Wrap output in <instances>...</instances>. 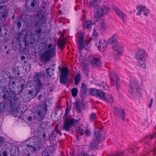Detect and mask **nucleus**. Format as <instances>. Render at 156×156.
Returning a JSON list of instances; mask_svg holds the SVG:
<instances>
[{
  "instance_id": "1",
  "label": "nucleus",
  "mask_w": 156,
  "mask_h": 156,
  "mask_svg": "<svg viewBox=\"0 0 156 156\" xmlns=\"http://www.w3.org/2000/svg\"><path fill=\"white\" fill-rule=\"evenodd\" d=\"M2 88V92L4 93L2 98L5 101V104L12 109H18L21 104L19 98L16 97L15 91L13 90L8 91L6 85H4L2 87L0 86V89Z\"/></svg>"
},
{
  "instance_id": "2",
  "label": "nucleus",
  "mask_w": 156,
  "mask_h": 156,
  "mask_svg": "<svg viewBox=\"0 0 156 156\" xmlns=\"http://www.w3.org/2000/svg\"><path fill=\"white\" fill-rule=\"evenodd\" d=\"M40 78L41 76L38 73L36 74L34 76L33 84L37 93H38L42 88L46 89L48 92L52 91L53 90L52 84L47 83L42 85L41 82Z\"/></svg>"
},
{
  "instance_id": "3",
  "label": "nucleus",
  "mask_w": 156,
  "mask_h": 156,
  "mask_svg": "<svg viewBox=\"0 0 156 156\" xmlns=\"http://www.w3.org/2000/svg\"><path fill=\"white\" fill-rule=\"evenodd\" d=\"M56 52V47L54 45L51 49L42 53L39 57L40 60L42 62L45 63L55 55Z\"/></svg>"
},
{
  "instance_id": "4",
  "label": "nucleus",
  "mask_w": 156,
  "mask_h": 156,
  "mask_svg": "<svg viewBox=\"0 0 156 156\" xmlns=\"http://www.w3.org/2000/svg\"><path fill=\"white\" fill-rule=\"evenodd\" d=\"M147 55L145 51L144 50H139L136 52L135 58L138 61V66L144 69L146 68L145 61Z\"/></svg>"
},
{
  "instance_id": "5",
  "label": "nucleus",
  "mask_w": 156,
  "mask_h": 156,
  "mask_svg": "<svg viewBox=\"0 0 156 156\" xmlns=\"http://www.w3.org/2000/svg\"><path fill=\"white\" fill-rule=\"evenodd\" d=\"M48 5H42L37 11L36 13L37 19L39 20H43L46 22L47 19L46 16L49 14V11L48 9Z\"/></svg>"
},
{
  "instance_id": "6",
  "label": "nucleus",
  "mask_w": 156,
  "mask_h": 156,
  "mask_svg": "<svg viewBox=\"0 0 156 156\" xmlns=\"http://www.w3.org/2000/svg\"><path fill=\"white\" fill-rule=\"evenodd\" d=\"M47 111V105L46 103L40 104L37 108V119L39 121H42L45 117Z\"/></svg>"
},
{
  "instance_id": "7",
  "label": "nucleus",
  "mask_w": 156,
  "mask_h": 156,
  "mask_svg": "<svg viewBox=\"0 0 156 156\" xmlns=\"http://www.w3.org/2000/svg\"><path fill=\"white\" fill-rule=\"evenodd\" d=\"M110 10L108 6L102 5L94 12V17L96 19H98L101 16L108 14Z\"/></svg>"
},
{
  "instance_id": "8",
  "label": "nucleus",
  "mask_w": 156,
  "mask_h": 156,
  "mask_svg": "<svg viewBox=\"0 0 156 156\" xmlns=\"http://www.w3.org/2000/svg\"><path fill=\"white\" fill-rule=\"evenodd\" d=\"M30 145L27 144V147L31 151H34L36 149L39 148L41 144V140L37 136L33 137L30 139Z\"/></svg>"
},
{
  "instance_id": "9",
  "label": "nucleus",
  "mask_w": 156,
  "mask_h": 156,
  "mask_svg": "<svg viewBox=\"0 0 156 156\" xmlns=\"http://www.w3.org/2000/svg\"><path fill=\"white\" fill-rule=\"evenodd\" d=\"M129 92L137 97L139 98L141 96L140 88L139 87L138 84L136 81H131L129 84Z\"/></svg>"
},
{
  "instance_id": "10",
  "label": "nucleus",
  "mask_w": 156,
  "mask_h": 156,
  "mask_svg": "<svg viewBox=\"0 0 156 156\" xmlns=\"http://www.w3.org/2000/svg\"><path fill=\"white\" fill-rule=\"evenodd\" d=\"M113 49L115 59H118L122 55L123 51L122 45L119 43H117L113 46Z\"/></svg>"
},
{
  "instance_id": "11",
  "label": "nucleus",
  "mask_w": 156,
  "mask_h": 156,
  "mask_svg": "<svg viewBox=\"0 0 156 156\" xmlns=\"http://www.w3.org/2000/svg\"><path fill=\"white\" fill-rule=\"evenodd\" d=\"M84 38V36L82 34H80L78 37L79 40L77 43V44L80 52L83 48L87 50H88L89 49L88 46L89 42L87 40L83 41Z\"/></svg>"
},
{
  "instance_id": "12",
  "label": "nucleus",
  "mask_w": 156,
  "mask_h": 156,
  "mask_svg": "<svg viewBox=\"0 0 156 156\" xmlns=\"http://www.w3.org/2000/svg\"><path fill=\"white\" fill-rule=\"evenodd\" d=\"M79 122L78 120L75 119L73 118L66 120L64 121L63 126V129L66 131H69L71 129V127L75 125V124Z\"/></svg>"
},
{
  "instance_id": "13",
  "label": "nucleus",
  "mask_w": 156,
  "mask_h": 156,
  "mask_svg": "<svg viewBox=\"0 0 156 156\" xmlns=\"http://www.w3.org/2000/svg\"><path fill=\"white\" fill-rule=\"evenodd\" d=\"M61 73L59 81L62 84H66L67 83L68 76V69L67 67H63L61 69Z\"/></svg>"
},
{
  "instance_id": "14",
  "label": "nucleus",
  "mask_w": 156,
  "mask_h": 156,
  "mask_svg": "<svg viewBox=\"0 0 156 156\" xmlns=\"http://www.w3.org/2000/svg\"><path fill=\"white\" fill-rule=\"evenodd\" d=\"M46 22H44L43 20H39L37 19L35 22L34 24V31L37 34V36H40L42 32V27L44 24H46Z\"/></svg>"
},
{
  "instance_id": "15",
  "label": "nucleus",
  "mask_w": 156,
  "mask_h": 156,
  "mask_svg": "<svg viewBox=\"0 0 156 156\" xmlns=\"http://www.w3.org/2000/svg\"><path fill=\"white\" fill-rule=\"evenodd\" d=\"M101 57L97 55H92L88 57V60L92 65L94 66H100L101 63L100 62Z\"/></svg>"
},
{
  "instance_id": "16",
  "label": "nucleus",
  "mask_w": 156,
  "mask_h": 156,
  "mask_svg": "<svg viewBox=\"0 0 156 156\" xmlns=\"http://www.w3.org/2000/svg\"><path fill=\"white\" fill-rule=\"evenodd\" d=\"M111 77V84L112 86H115L118 89L119 86V80L118 78L117 74L113 72L111 73L110 74Z\"/></svg>"
},
{
  "instance_id": "17",
  "label": "nucleus",
  "mask_w": 156,
  "mask_h": 156,
  "mask_svg": "<svg viewBox=\"0 0 156 156\" xmlns=\"http://www.w3.org/2000/svg\"><path fill=\"white\" fill-rule=\"evenodd\" d=\"M38 5V1L37 0H31L30 2L27 1L25 3V8L27 10L32 11L33 10L32 8L37 6Z\"/></svg>"
},
{
  "instance_id": "18",
  "label": "nucleus",
  "mask_w": 156,
  "mask_h": 156,
  "mask_svg": "<svg viewBox=\"0 0 156 156\" xmlns=\"http://www.w3.org/2000/svg\"><path fill=\"white\" fill-rule=\"evenodd\" d=\"M114 10L117 15L122 20L124 23L126 22L127 16L123 12L117 7H114Z\"/></svg>"
},
{
  "instance_id": "19",
  "label": "nucleus",
  "mask_w": 156,
  "mask_h": 156,
  "mask_svg": "<svg viewBox=\"0 0 156 156\" xmlns=\"http://www.w3.org/2000/svg\"><path fill=\"white\" fill-rule=\"evenodd\" d=\"M114 110L115 113L117 115H120V116L122 117V120H124L125 116L124 110L123 108L117 107H115Z\"/></svg>"
},
{
  "instance_id": "20",
  "label": "nucleus",
  "mask_w": 156,
  "mask_h": 156,
  "mask_svg": "<svg viewBox=\"0 0 156 156\" xmlns=\"http://www.w3.org/2000/svg\"><path fill=\"white\" fill-rule=\"evenodd\" d=\"M87 85L85 83H82L80 91L81 97L82 100L84 99L87 96Z\"/></svg>"
},
{
  "instance_id": "21",
  "label": "nucleus",
  "mask_w": 156,
  "mask_h": 156,
  "mask_svg": "<svg viewBox=\"0 0 156 156\" xmlns=\"http://www.w3.org/2000/svg\"><path fill=\"white\" fill-rule=\"evenodd\" d=\"M136 9L138 11V12L136 13L137 15H140L143 12L144 15L147 16L149 12L148 9L146 7L142 6H137Z\"/></svg>"
},
{
  "instance_id": "22",
  "label": "nucleus",
  "mask_w": 156,
  "mask_h": 156,
  "mask_svg": "<svg viewBox=\"0 0 156 156\" xmlns=\"http://www.w3.org/2000/svg\"><path fill=\"white\" fill-rule=\"evenodd\" d=\"M4 103H0V113H3L4 112L5 109V107H6V106L8 107V108H6L7 109V110L8 111H10V110L13 112H16L18 109H12L11 108L8 106L7 104H6L5 103V101H4Z\"/></svg>"
},
{
  "instance_id": "23",
  "label": "nucleus",
  "mask_w": 156,
  "mask_h": 156,
  "mask_svg": "<svg viewBox=\"0 0 156 156\" xmlns=\"http://www.w3.org/2000/svg\"><path fill=\"white\" fill-rule=\"evenodd\" d=\"M101 2L99 0H89L87 2V4L90 7L96 8L100 5Z\"/></svg>"
},
{
  "instance_id": "24",
  "label": "nucleus",
  "mask_w": 156,
  "mask_h": 156,
  "mask_svg": "<svg viewBox=\"0 0 156 156\" xmlns=\"http://www.w3.org/2000/svg\"><path fill=\"white\" fill-rule=\"evenodd\" d=\"M8 12L5 9H4L3 6H0V13L2 15V18L4 20H5L8 15Z\"/></svg>"
},
{
  "instance_id": "25",
  "label": "nucleus",
  "mask_w": 156,
  "mask_h": 156,
  "mask_svg": "<svg viewBox=\"0 0 156 156\" xmlns=\"http://www.w3.org/2000/svg\"><path fill=\"white\" fill-rule=\"evenodd\" d=\"M98 27L101 30H104L107 28L106 23L104 19L100 20L98 22Z\"/></svg>"
},
{
  "instance_id": "26",
  "label": "nucleus",
  "mask_w": 156,
  "mask_h": 156,
  "mask_svg": "<svg viewBox=\"0 0 156 156\" xmlns=\"http://www.w3.org/2000/svg\"><path fill=\"white\" fill-rule=\"evenodd\" d=\"M100 142L99 139L98 140L96 139H93L91 141L89 145V149L92 150L94 148L96 147Z\"/></svg>"
},
{
  "instance_id": "27",
  "label": "nucleus",
  "mask_w": 156,
  "mask_h": 156,
  "mask_svg": "<svg viewBox=\"0 0 156 156\" xmlns=\"http://www.w3.org/2000/svg\"><path fill=\"white\" fill-rule=\"evenodd\" d=\"M52 153V151L51 147H47L44 150L42 156H51Z\"/></svg>"
},
{
  "instance_id": "28",
  "label": "nucleus",
  "mask_w": 156,
  "mask_h": 156,
  "mask_svg": "<svg viewBox=\"0 0 156 156\" xmlns=\"http://www.w3.org/2000/svg\"><path fill=\"white\" fill-rule=\"evenodd\" d=\"M92 22L89 20H86L83 24V27L87 29H90L92 27Z\"/></svg>"
},
{
  "instance_id": "29",
  "label": "nucleus",
  "mask_w": 156,
  "mask_h": 156,
  "mask_svg": "<svg viewBox=\"0 0 156 156\" xmlns=\"http://www.w3.org/2000/svg\"><path fill=\"white\" fill-rule=\"evenodd\" d=\"M24 43L25 44V47H23L22 45V44L20 43H15L13 44V48L15 50H16L17 48H19L21 51H23L24 50V49L26 48V44L25 41H24Z\"/></svg>"
},
{
  "instance_id": "30",
  "label": "nucleus",
  "mask_w": 156,
  "mask_h": 156,
  "mask_svg": "<svg viewBox=\"0 0 156 156\" xmlns=\"http://www.w3.org/2000/svg\"><path fill=\"white\" fill-rule=\"evenodd\" d=\"M103 41H100L99 42V45L98 47V50L101 51H103L107 48L105 43H103Z\"/></svg>"
},
{
  "instance_id": "31",
  "label": "nucleus",
  "mask_w": 156,
  "mask_h": 156,
  "mask_svg": "<svg viewBox=\"0 0 156 156\" xmlns=\"http://www.w3.org/2000/svg\"><path fill=\"white\" fill-rule=\"evenodd\" d=\"M101 129L100 128H97L94 131V134L96 137V139L98 140L99 139V141H100L101 140Z\"/></svg>"
},
{
  "instance_id": "32",
  "label": "nucleus",
  "mask_w": 156,
  "mask_h": 156,
  "mask_svg": "<svg viewBox=\"0 0 156 156\" xmlns=\"http://www.w3.org/2000/svg\"><path fill=\"white\" fill-rule=\"evenodd\" d=\"M118 35L117 34L115 33L113 35L110 37L108 40V42L112 44L114 42H117L118 41Z\"/></svg>"
},
{
  "instance_id": "33",
  "label": "nucleus",
  "mask_w": 156,
  "mask_h": 156,
  "mask_svg": "<svg viewBox=\"0 0 156 156\" xmlns=\"http://www.w3.org/2000/svg\"><path fill=\"white\" fill-rule=\"evenodd\" d=\"M105 94L104 92L98 89L96 95L98 98H99L103 100L105 98Z\"/></svg>"
},
{
  "instance_id": "34",
  "label": "nucleus",
  "mask_w": 156,
  "mask_h": 156,
  "mask_svg": "<svg viewBox=\"0 0 156 156\" xmlns=\"http://www.w3.org/2000/svg\"><path fill=\"white\" fill-rule=\"evenodd\" d=\"M107 94V95H105V98L103 100L105 101H108L109 102L112 103L113 101V99L112 96L109 94Z\"/></svg>"
},
{
  "instance_id": "35",
  "label": "nucleus",
  "mask_w": 156,
  "mask_h": 156,
  "mask_svg": "<svg viewBox=\"0 0 156 156\" xmlns=\"http://www.w3.org/2000/svg\"><path fill=\"white\" fill-rule=\"evenodd\" d=\"M81 79V76L80 73H77L74 79V83L76 85H78Z\"/></svg>"
},
{
  "instance_id": "36",
  "label": "nucleus",
  "mask_w": 156,
  "mask_h": 156,
  "mask_svg": "<svg viewBox=\"0 0 156 156\" xmlns=\"http://www.w3.org/2000/svg\"><path fill=\"white\" fill-rule=\"evenodd\" d=\"M17 81L16 78H12V79H10V80L9 82V86L10 88L12 87L13 86H14V85L16 83V82Z\"/></svg>"
},
{
  "instance_id": "37",
  "label": "nucleus",
  "mask_w": 156,
  "mask_h": 156,
  "mask_svg": "<svg viewBox=\"0 0 156 156\" xmlns=\"http://www.w3.org/2000/svg\"><path fill=\"white\" fill-rule=\"evenodd\" d=\"M8 77L10 78L11 76H9V77L7 76V77H2V79L0 80V85H3V86H4V85H6V83H6L7 79Z\"/></svg>"
},
{
  "instance_id": "38",
  "label": "nucleus",
  "mask_w": 156,
  "mask_h": 156,
  "mask_svg": "<svg viewBox=\"0 0 156 156\" xmlns=\"http://www.w3.org/2000/svg\"><path fill=\"white\" fill-rule=\"evenodd\" d=\"M65 42L63 40H60L58 44V48L61 50H63L64 48Z\"/></svg>"
},
{
  "instance_id": "39",
  "label": "nucleus",
  "mask_w": 156,
  "mask_h": 156,
  "mask_svg": "<svg viewBox=\"0 0 156 156\" xmlns=\"http://www.w3.org/2000/svg\"><path fill=\"white\" fill-rule=\"evenodd\" d=\"M10 146L8 144H5L2 147V150L5 152L9 153L10 151V149L9 148Z\"/></svg>"
},
{
  "instance_id": "40",
  "label": "nucleus",
  "mask_w": 156,
  "mask_h": 156,
  "mask_svg": "<svg viewBox=\"0 0 156 156\" xmlns=\"http://www.w3.org/2000/svg\"><path fill=\"white\" fill-rule=\"evenodd\" d=\"M98 90L94 88L90 89L89 90L90 94L92 95H96Z\"/></svg>"
},
{
  "instance_id": "41",
  "label": "nucleus",
  "mask_w": 156,
  "mask_h": 156,
  "mask_svg": "<svg viewBox=\"0 0 156 156\" xmlns=\"http://www.w3.org/2000/svg\"><path fill=\"white\" fill-rule=\"evenodd\" d=\"M78 90L76 88H73L71 90V93L72 96L73 97H76L78 93Z\"/></svg>"
},
{
  "instance_id": "42",
  "label": "nucleus",
  "mask_w": 156,
  "mask_h": 156,
  "mask_svg": "<svg viewBox=\"0 0 156 156\" xmlns=\"http://www.w3.org/2000/svg\"><path fill=\"white\" fill-rule=\"evenodd\" d=\"M56 137V135L54 131H53L51 134L50 135L48 139L50 141L55 140Z\"/></svg>"
},
{
  "instance_id": "43",
  "label": "nucleus",
  "mask_w": 156,
  "mask_h": 156,
  "mask_svg": "<svg viewBox=\"0 0 156 156\" xmlns=\"http://www.w3.org/2000/svg\"><path fill=\"white\" fill-rule=\"evenodd\" d=\"M46 72L47 74L50 76L54 73V69H51L50 67H49L47 69Z\"/></svg>"
},
{
  "instance_id": "44",
  "label": "nucleus",
  "mask_w": 156,
  "mask_h": 156,
  "mask_svg": "<svg viewBox=\"0 0 156 156\" xmlns=\"http://www.w3.org/2000/svg\"><path fill=\"white\" fill-rule=\"evenodd\" d=\"M92 35L95 38L94 40H97L98 37V32L96 31L94 29L93 30V32L92 33Z\"/></svg>"
},
{
  "instance_id": "45",
  "label": "nucleus",
  "mask_w": 156,
  "mask_h": 156,
  "mask_svg": "<svg viewBox=\"0 0 156 156\" xmlns=\"http://www.w3.org/2000/svg\"><path fill=\"white\" fill-rule=\"evenodd\" d=\"M75 107L77 110L79 111L80 110V108L79 102L78 101H76L75 103Z\"/></svg>"
},
{
  "instance_id": "46",
  "label": "nucleus",
  "mask_w": 156,
  "mask_h": 156,
  "mask_svg": "<svg viewBox=\"0 0 156 156\" xmlns=\"http://www.w3.org/2000/svg\"><path fill=\"white\" fill-rule=\"evenodd\" d=\"M97 117V116L95 113H91L90 116V120L91 121H93Z\"/></svg>"
},
{
  "instance_id": "47",
  "label": "nucleus",
  "mask_w": 156,
  "mask_h": 156,
  "mask_svg": "<svg viewBox=\"0 0 156 156\" xmlns=\"http://www.w3.org/2000/svg\"><path fill=\"white\" fill-rule=\"evenodd\" d=\"M71 106H67L66 108V110L65 111V114H64V115L67 116L68 115L70 112V110L71 109Z\"/></svg>"
},
{
  "instance_id": "48",
  "label": "nucleus",
  "mask_w": 156,
  "mask_h": 156,
  "mask_svg": "<svg viewBox=\"0 0 156 156\" xmlns=\"http://www.w3.org/2000/svg\"><path fill=\"white\" fill-rule=\"evenodd\" d=\"M98 86L101 88V87H102L103 88L106 90V89H105V88L106 87V84H104V83L103 81H100V82L98 83Z\"/></svg>"
},
{
  "instance_id": "49",
  "label": "nucleus",
  "mask_w": 156,
  "mask_h": 156,
  "mask_svg": "<svg viewBox=\"0 0 156 156\" xmlns=\"http://www.w3.org/2000/svg\"><path fill=\"white\" fill-rule=\"evenodd\" d=\"M76 129L77 132L80 133L81 135L83 134L84 131L81 127H77L76 128Z\"/></svg>"
},
{
  "instance_id": "50",
  "label": "nucleus",
  "mask_w": 156,
  "mask_h": 156,
  "mask_svg": "<svg viewBox=\"0 0 156 156\" xmlns=\"http://www.w3.org/2000/svg\"><path fill=\"white\" fill-rule=\"evenodd\" d=\"M8 153L5 151L2 150V153H0V156H8Z\"/></svg>"
},
{
  "instance_id": "51",
  "label": "nucleus",
  "mask_w": 156,
  "mask_h": 156,
  "mask_svg": "<svg viewBox=\"0 0 156 156\" xmlns=\"http://www.w3.org/2000/svg\"><path fill=\"white\" fill-rule=\"evenodd\" d=\"M156 136L155 134L151 135L149 136H147L146 137V139L149 140H152L154 137H156Z\"/></svg>"
},
{
  "instance_id": "52",
  "label": "nucleus",
  "mask_w": 156,
  "mask_h": 156,
  "mask_svg": "<svg viewBox=\"0 0 156 156\" xmlns=\"http://www.w3.org/2000/svg\"><path fill=\"white\" fill-rule=\"evenodd\" d=\"M85 135L89 136L90 135V131L88 129H86L85 131Z\"/></svg>"
},
{
  "instance_id": "53",
  "label": "nucleus",
  "mask_w": 156,
  "mask_h": 156,
  "mask_svg": "<svg viewBox=\"0 0 156 156\" xmlns=\"http://www.w3.org/2000/svg\"><path fill=\"white\" fill-rule=\"evenodd\" d=\"M137 149L136 148H135L134 150L131 147H130L128 149V150L130 152L134 153V152L136 151V150Z\"/></svg>"
},
{
  "instance_id": "54",
  "label": "nucleus",
  "mask_w": 156,
  "mask_h": 156,
  "mask_svg": "<svg viewBox=\"0 0 156 156\" xmlns=\"http://www.w3.org/2000/svg\"><path fill=\"white\" fill-rule=\"evenodd\" d=\"M4 142V139L3 138L0 136V147H1L3 144Z\"/></svg>"
},
{
  "instance_id": "55",
  "label": "nucleus",
  "mask_w": 156,
  "mask_h": 156,
  "mask_svg": "<svg viewBox=\"0 0 156 156\" xmlns=\"http://www.w3.org/2000/svg\"><path fill=\"white\" fill-rule=\"evenodd\" d=\"M54 131L55 132V134L56 135V136L58 134H59L60 136H61L62 134L61 131L59 130H56Z\"/></svg>"
},
{
  "instance_id": "56",
  "label": "nucleus",
  "mask_w": 156,
  "mask_h": 156,
  "mask_svg": "<svg viewBox=\"0 0 156 156\" xmlns=\"http://www.w3.org/2000/svg\"><path fill=\"white\" fill-rule=\"evenodd\" d=\"M33 91L32 90H30L28 91V95H30V97L31 96L32 98L34 96V95L33 96Z\"/></svg>"
},
{
  "instance_id": "57",
  "label": "nucleus",
  "mask_w": 156,
  "mask_h": 156,
  "mask_svg": "<svg viewBox=\"0 0 156 156\" xmlns=\"http://www.w3.org/2000/svg\"><path fill=\"white\" fill-rule=\"evenodd\" d=\"M152 152L153 154V156L156 154V147L153 148L152 152Z\"/></svg>"
},
{
  "instance_id": "58",
  "label": "nucleus",
  "mask_w": 156,
  "mask_h": 156,
  "mask_svg": "<svg viewBox=\"0 0 156 156\" xmlns=\"http://www.w3.org/2000/svg\"><path fill=\"white\" fill-rule=\"evenodd\" d=\"M153 100L152 98H151V99L150 102V103L149 104V107L150 108H151V106H152V104L153 102Z\"/></svg>"
},
{
  "instance_id": "59",
  "label": "nucleus",
  "mask_w": 156,
  "mask_h": 156,
  "mask_svg": "<svg viewBox=\"0 0 156 156\" xmlns=\"http://www.w3.org/2000/svg\"><path fill=\"white\" fill-rule=\"evenodd\" d=\"M46 134L45 133H43V134L42 135V137H41L42 140H45L46 139Z\"/></svg>"
},
{
  "instance_id": "60",
  "label": "nucleus",
  "mask_w": 156,
  "mask_h": 156,
  "mask_svg": "<svg viewBox=\"0 0 156 156\" xmlns=\"http://www.w3.org/2000/svg\"><path fill=\"white\" fill-rule=\"evenodd\" d=\"M84 73L86 76H87L88 75V71L87 70H84Z\"/></svg>"
},
{
  "instance_id": "61",
  "label": "nucleus",
  "mask_w": 156,
  "mask_h": 156,
  "mask_svg": "<svg viewBox=\"0 0 156 156\" xmlns=\"http://www.w3.org/2000/svg\"><path fill=\"white\" fill-rule=\"evenodd\" d=\"M17 25L18 28H20L21 26V23L19 21L17 23Z\"/></svg>"
},
{
  "instance_id": "62",
  "label": "nucleus",
  "mask_w": 156,
  "mask_h": 156,
  "mask_svg": "<svg viewBox=\"0 0 156 156\" xmlns=\"http://www.w3.org/2000/svg\"><path fill=\"white\" fill-rule=\"evenodd\" d=\"M8 1V0H0V4L4 3Z\"/></svg>"
},
{
  "instance_id": "63",
  "label": "nucleus",
  "mask_w": 156,
  "mask_h": 156,
  "mask_svg": "<svg viewBox=\"0 0 156 156\" xmlns=\"http://www.w3.org/2000/svg\"><path fill=\"white\" fill-rule=\"evenodd\" d=\"M52 47V44H50L48 45V48L49 49H51Z\"/></svg>"
},
{
  "instance_id": "64",
  "label": "nucleus",
  "mask_w": 156,
  "mask_h": 156,
  "mask_svg": "<svg viewBox=\"0 0 156 156\" xmlns=\"http://www.w3.org/2000/svg\"><path fill=\"white\" fill-rule=\"evenodd\" d=\"M32 119V118L31 116H28L27 118V120L29 121H31Z\"/></svg>"
}]
</instances>
